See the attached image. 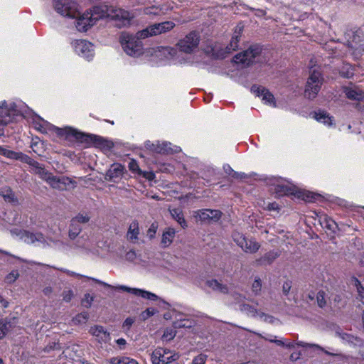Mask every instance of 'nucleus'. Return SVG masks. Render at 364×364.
Returning <instances> with one entry per match:
<instances>
[{
	"instance_id": "34",
	"label": "nucleus",
	"mask_w": 364,
	"mask_h": 364,
	"mask_svg": "<svg viewBox=\"0 0 364 364\" xmlns=\"http://www.w3.org/2000/svg\"><path fill=\"white\" fill-rule=\"evenodd\" d=\"M279 257V253L275 251H271L266 253L263 257L256 260L259 265H267L271 264L277 257Z\"/></svg>"
},
{
	"instance_id": "60",
	"label": "nucleus",
	"mask_w": 364,
	"mask_h": 364,
	"mask_svg": "<svg viewBox=\"0 0 364 364\" xmlns=\"http://www.w3.org/2000/svg\"><path fill=\"white\" fill-rule=\"evenodd\" d=\"M223 170L228 175L232 176L234 178H238L240 176V173L234 171L229 164H225L223 166Z\"/></svg>"
},
{
	"instance_id": "64",
	"label": "nucleus",
	"mask_w": 364,
	"mask_h": 364,
	"mask_svg": "<svg viewBox=\"0 0 364 364\" xmlns=\"http://www.w3.org/2000/svg\"><path fill=\"white\" fill-rule=\"evenodd\" d=\"M163 336L167 340H171L176 336V331L172 329H166L164 331Z\"/></svg>"
},
{
	"instance_id": "39",
	"label": "nucleus",
	"mask_w": 364,
	"mask_h": 364,
	"mask_svg": "<svg viewBox=\"0 0 364 364\" xmlns=\"http://www.w3.org/2000/svg\"><path fill=\"white\" fill-rule=\"evenodd\" d=\"M67 274L70 276H73V277H77L78 278H87V279H90V280H92L93 282H95V283L100 284V285H102L104 287H106V288H114V286H112L106 282H104L101 280H99L97 279H95V278H93V277H85L84 275H82V274H77V273H75L74 272H70V271H68L67 270L66 271Z\"/></svg>"
},
{
	"instance_id": "56",
	"label": "nucleus",
	"mask_w": 364,
	"mask_h": 364,
	"mask_svg": "<svg viewBox=\"0 0 364 364\" xmlns=\"http://www.w3.org/2000/svg\"><path fill=\"white\" fill-rule=\"evenodd\" d=\"M316 301L319 307L323 308L326 306V301L325 299V294L323 291H318L316 294Z\"/></svg>"
},
{
	"instance_id": "3",
	"label": "nucleus",
	"mask_w": 364,
	"mask_h": 364,
	"mask_svg": "<svg viewBox=\"0 0 364 364\" xmlns=\"http://www.w3.org/2000/svg\"><path fill=\"white\" fill-rule=\"evenodd\" d=\"M33 124L34 128L43 134H55L58 136L65 138L72 136L77 140H82L84 138V135L82 133L72 127H57L36 114L33 118Z\"/></svg>"
},
{
	"instance_id": "52",
	"label": "nucleus",
	"mask_w": 364,
	"mask_h": 364,
	"mask_svg": "<svg viewBox=\"0 0 364 364\" xmlns=\"http://www.w3.org/2000/svg\"><path fill=\"white\" fill-rule=\"evenodd\" d=\"M156 312L157 311L154 308H148L141 314V318L142 320L145 321L154 316Z\"/></svg>"
},
{
	"instance_id": "59",
	"label": "nucleus",
	"mask_w": 364,
	"mask_h": 364,
	"mask_svg": "<svg viewBox=\"0 0 364 364\" xmlns=\"http://www.w3.org/2000/svg\"><path fill=\"white\" fill-rule=\"evenodd\" d=\"M11 328V324L10 322H7L4 320H0V331L3 332V336L6 335V333L10 330Z\"/></svg>"
},
{
	"instance_id": "9",
	"label": "nucleus",
	"mask_w": 364,
	"mask_h": 364,
	"mask_svg": "<svg viewBox=\"0 0 364 364\" xmlns=\"http://www.w3.org/2000/svg\"><path fill=\"white\" fill-rule=\"evenodd\" d=\"M55 10L62 16L74 18L78 14V4L75 0H54Z\"/></svg>"
},
{
	"instance_id": "20",
	"label": "nucleus",
	"mask_w": 364,
	"mask_h": 364,
	"mask_svg": "<svg viewBox=\"0 0 364 364\" xmlns=\"http://www.w3.org/2000/svg\"><path fill=\"white\" fill-rule=\"evenodd\" d=\"M89 333L96 338L100 343H107L111 340V336L102 326L95 325L92 326Z\"/></svg>"
},
{
	"instance_id": "61",
	"label": "nucleus",
	"mask_w": 364,
	"mask_h": 364,
	"mask_svg": "<svg viewBox=\"0 0 364 364\" xmlns=\"http://www.w3.org/2000/svg\"><path fill=\"white\" fill-rule=\"evenodd\" d=\"M0 155L4 156L9 159H12L13 157H15V151L8 150L0 146Z\"/></svg>"
},
{
	"instance_id": "6",
	"label": "nucleus",
	"mask_w": 364,
	"mask_h": 364,
	"mask_svg": "<svg viewBox=\"0 0 364 364\" xmlns=\"http://www.w3.org/2000/svg\"><path fill=\"white\" fill-rule=\"evenodd\" d=\"M323 78L317 68H311L307 80L304 95L308 99H314L321 90Z\"/></svg>"
},
{
	"instance_id": "1",
	"label": "nucleus",
	"mask_w": 364,
	"mask_h": 364,
	"mask_svg": "<svg viewBox=\"0 0 364 364\" xmlns=\"http://www.w3.org/2000/svg\"><path fill=\"white\" fill-rule=\"evenodd\" d=\"M105 17H110L115 21L117 26L123 27L129 25L133 15L122 9L109 10L105 6H95L80 16L75 20V25L78 31L85 32L97 21Z\"/></svg>"
},
{
	"instance_id": "54",
	"label": "nucleus",
	"mask_w": 364,
	"mask_h": 364,
	"mask_svg": "<svg viewBox=\"0 0 364 364\" xmlns=\"http://www.w3.org/2000/svg\"><path fill=\"white\" fill-rule=\"evenodd\" d=\"M98 141H99L98 144L100 146V147L102 149H103L105 151H109L113 146L112 142H111L109 141H107V140H105V139H104L102 138H100L98 139Z\"/></svg>"
},
{
	"instance_id": "30",
	"label": "nucleus",
	"mask_w": 364,
	"mask_h": 364,
	"mask_svg": "<svg viewBox=\"0 0 364 364\" xmlns=\"http://www.w3.org/2000/svg\"><path fill=\"white\" fill-rule=\"evenodd\" d=\"M345 94L348 99L362 100L364 99V92L357 88L346 87Z\"/></svg>"
},
{
	"instance_id": "8",
	"label": "nucleus",
	"mask_w": 364,
	"mask_h": 364,
	"mask_svg": "<svg viewBox=\"0 0 364 364\" xmlns=\"http://www.w3.org/2000/svg\"><path fill=\"white\" fill-rule=\"evenodd\" d=\"M175 23L172 21H164L159 23H154L146 28L137 32V37L139 38H146L150 36L159 35L168 32L173 29Z\"/></svg>"
},
{
	"instance_id": "40",
	"label": "nucleus",
	"mask_w": 364,
	"mask_h": 364,
	"mask_svg": "<svg viewBox=\"0 0 364 364\" xmlns=\"http://www.w3.org/2000/svg\"><path fill=\"white\" fill-rule=\"evenodd\" d=\"M294 195L306 202H312L316 199V196L313 193L305 190L297 191Z\"/></svg>"
},
{
	"instance_id": "58",
	"label": "nucleus",
	"mask_w": 364,
	"mask_h": 364,
	"mask_svg": "<svg viewBox=\"0 0 364 364\" xmlns=\"http://www.w3.org/2000/svg\"><path fill=\"white\" fill-rule=\"evenodd\" d=\"M88 319V315L87 313H82L77 315L73 318V322L76 324L85 323Z\"/></svg>"
},
{
	"instance_id": "36",
	"label": "nucleus",
	"mask_w": 364,
	"mask_h": 364,
	"mask_svg": "<svg viewBox=\"0 0 364 364\" xmlns=\"http://www.w3.org/2000/svg\"><path fill=\"white\" fill-rule=\"evenodd\" d=\"M161 51L165 54L168 53L170 57L175 60L176 63H186V59L183 57H181L180 54L177 53L176 49L170 47L161 48Z\"/></svg>"
},
{
	"instance_id": "47",
	"label": "nucleus",
	"mask_w": 364,
	"mask_h": 364,
	"mask_svg": "<svg viewBox=\"0 0 364 364\" xmlns=\"http://www.w3.org/2000/svg\"><path fill=\"white\" fill-rule=\"evenodd\" d=\"M240 41V38L238 35H233L232 37L231 41L230 44L227 46V52L231 53L232 51L236 50L238 48V43Z\"/></svg>"
},
{
	"instance_id": "5",
	"label": "nucleus",
	"mask_w": 364,
	"mask_h": 364,
	"mask_svg": "<svg viewBox=\"0 0 364 364\" xmlns=\"http://www.w3.org/2000/svg\"><path fill=\"white\" fill-rule=\"evenodd\" d=\"M137 37L129 33H122L120 36V43L124 51L132 57H138L143 53V45Z\"/></svg>"
},
{
	"instance_id": "2",
	"label": "nucleus",
	"mask_w": 364,
	"mask_h": 364,
	"mask_svg": "<svg viewBox=\"0 0 364 364\" xmlns=\"http://www.w3.org/2000/svg\"><path fill=\"white\" fill-rule=\"evenodd\" d=\"M11 233L18 240L27 244H32L36 246L42 247H51L63 252H67L71 248L67 242L62 240L58 238H46L41 232L33 233L27 230L14 228L11 230Z\"/></svg>"
},
{
	"instance_id": "10",
	"label": "nucleus",
	"mask_w": 364,
	"mask_h": 364,
	"mask_svg": "<svg viewBox=\"0 0 364 364\" xmlns=\"http://www.w3.org/2000/svg\"><path fill=\"white\" fill-rule=\"evenodd\" d=\"M74 52L87 61H90L95 56V46L86 40H75L72 43Z\"/></svg>"
},
{
	"instance_id": "49",
	"label": "nucleus",
	"mask_w": 364,
	"mask_h": 364,
	"mask_svg": "<svg viewBox=\"0 0 364 364\" xmlns=\"http://www.w3.org/2000/svg\"><path fill=\"white\" fill-rule=\"evenodd\" d=\"M233 240L237 243L238 246L241 248L243 246L244 243L246 242L247 238L240 232H234L232 235Z\"/></svg>"
},
{
	"instance_id": "48",
	"label": "nucleus",
	"mask_w": 364,
	"mask_h": 364,
	"mask_svg": "<svg viewBox=\"0 0 364 364\" xmlns=\"http://www.w3.org/2000/svg\"><path fill=\"white\" fill-rule=\"evenodd\" d=\"M74 222H76L79 225L85 224L90 221V216L86 213H78L76 216L72 218Z\"/></svg>"
},
{
	"instance_id": "19",
	"label": "nucleus",
	"mask_w": 364,
	"mask_h": 364,
	"mask_svg": "<svg viewBox=\"0 0 364 364\" xmlns=\"http://www.w3.org/2000/svg\"><path fill=\"white\" fill-rule=\"evenodd\" d=\"M124 166L118 163H114L107 171L105 179L111 182H117L123 175Z\"/></svg>"
},
{
	"instance_id": "18",
	"label": "nucleus",
	"mask_w": 364,
	"mask_h": 364,
	"mask_svg": "<svg viewBox=\"0 0 364 364\" xmlns=\"http://www.w3.org/2000/svg\"><path fill=\"white\" fill-rule=\"evenodd\" d=\"M274 343H276L277 346H286V347H287L289 348H292V349L294 348L296 345L298 346L304 347V348L312 347V348H318V349H320V350H323L327 355H333V356H340L341 355V354L338 353H330L328 350H324L318 345H316V344H309V343H304L303 341H299V342H297L296 343H286L282 340L277 339L276 338L274 341Z\"/></svg>"
},
{
	"instance_id": "14",
	"label": "nucleus",
	"mask_w": 364,
	"mask_h": 364,
	"mask_svg": "<svg viewBox=\"0 0 364 364\" xmlns=\"http://www.w3.org/2000/svg\"><path fill=\"white\" fill-rule=\"evenodd\" d=\"M260 52L261 48L259 46H252L247 50L237 54L234 58L235 62L247 66L254 62L255 58Z\"/></svg>"
},
{
	"instance_id": "33",
	"label": "nucleus",
	"mask_w": 364,
	"mask_h": 364,
	"mask_svg": "<svg viewBox=\"0 0 364 364\" xmlns=\"http://www.w3.org/2000/svg\"><path fill=\"white\" fill-rule=\"evenodd\" d=\"M0 195L3 197L5 201L11 203L13 204H18V200L15 196L14 193L9 187H4L0 190Z\"/></svg>"
},
{
	"instance_id": "51",
	"label": "nucleus",
	"mask_w": 364,
	"mask_h": 364,
	"mask_svg": "<svg viewBox=\"0 0 364 364\" xmlns=\"http://www.w3.org/2000/svg\"><path fill=\"white\" fill-rule=\"evenodd\" d=\"M262 289V282L258 277H256L252 284V290L255 294H258Z\"/></svg>"
},
{
	"instance_id": "28",
	"label": "nucleus",
	"mask_w": 364,
	"mask_h": 364,
	"mask_svg": "<svg viewBox=\"0 0 364 364\" xmlns=\"http://www.w3.org/2000/svg\"><path fill=\"white\" fill-rule=\"evenodd\" d=\"M178 150L179 147L176 146L172 147L170 142L163 141L161 143L158 141V146H156V152L165 154L177 152Z\"/></svg>"
},
{
	"instance_id": "7",
	"label": "nucleus",
	"mask_w": 364,
	"mask_h": 364,
	"mask_svg": "<svg viewBox=\"0 0 364 364\" xmlns=\"http://www.w3.org/2000/svg\"><path fill=\"white\" fill-rule=\"evenodd\" d=\"M200 42V36L196 31H191L176 44L179 51L186 54H191L196 51Z\"/></svg>"
},
{
	"instance_id": "62",
	"label": "nucleus",
	"mask_w": 364,
	"mask_h": 364,
	"mask_svg": "<svg viewBox=\"0 0 364 364\" xmlns=\"http://www.w3.org/2000/svg\"><path fill=\"white\" fill-rule=\"evenodd\" d=\"M157 225L155 224V223H152L151 225V226L149 227L148 231H147V236L149 237V238H153L154 237L155 235H156V230H157Z\"/></svg>"
},
{
	"instance_id": "44",
	"label": "nucleus",
	"mask_w": 364,
	"mask_h": 364,
	"mask_svg": "<svg viewBox=\"0 0 364 364\" xmlns=\"http://www.w3.org/2000/svg\"><path fill=\"white\" fill-rule=\"evenodd\" d=\"M125 259L134 264H140L142 261L141 255H138L134 250H131L125 255Z\"/></svg>"
},
{
	"instance_id": "50",
	"label": "nucleus",
	"mask_w": 364,
	"mask_h": 364,
	"mask_svg": "<svg viewBox=\"0 0 364 364\" xmlns=\"http://www.w3.org/2000/svg\"><path fill=\"white\" fill-rule=\"evenodd\" d=\"M129 169L134 173L139 174L141 170L139 168L138 163L134 159H131L128 164Z\"/></svg>"
},
{
	"instance_id": "23",
	"label": "nucleus",
	"mask_w": 364,
	"mask_h": 364,
	"mask_svg": "<svg viewBox=\"0 0 364 364\" xmlns=\"http://www.w3.org/2000/svg\"><path fill=\"white\" fill-rule=\"evenodd\" d=\"M312 117L317 122L323 124L327 127H331L334 124V119L330 116L326 111L318 110L311 114Z\"/></svg>"
},
{
	"instance_id": "37",
	"label": "nucleus",
	"mask_w": 364,
	"mask_h": 364,
	"mask_svg": "<svg viewBox=\"0 0 364 364\" xmlns=\"http://www.w3.org/2000/svg\"><path fill=\"white\" fill-rule=\"evenodd\" d=\"M274 193L277 197L293 194V191L289 186L284 183H278L274 186Z\"/></svg>"
},
{
	"instance_id": "46",
	"label": "nucleus",
	"mask_w": 364,
	"mask_h": 364,
	"mask_svg": "<svg viewBox=\"0 0 364 364\" xmlns=\"http://www.w3.org/2000/svg\"><path fill=\"white\" fill-rule=\"evenodd\" d=\"M0 254L8 256L9 258L7 259V262L10 263V264H21V262H26L24 259H23L20 257H18L15 255H13L11 253H9V252L1 250V249H0Z\"/></svg>"
},
{
	"instance_id": "45",
	"label": "nucleus",
	"mask_w": 364,
	"mask_h": 364,
	"mask_svg": "<svg viewBox=\"0 0 364 364\" xmlns=\"http://www.w3.org/2000/svg\"><path fill=\"white\" fill-rule=\"evenodd\" d=\"M207 285L212 288L213 290L218 291L220 292L225 293L228 291V289L225 286L223 285L215 279L207 281Z\"/></svg>"
},
{
	"instance_id": "12",
	"label": "nucleus",
	"mask_w": 364,
	"mask_h": 364,
	"mask_svg": "<svg viewBox=\"0 0 364 364\" xmlns=\"http://www.w3.org/2000/svg\"><path fill=\"white\" fill-rule=\"evenodd\" d=\"M240 310L245 313L250 317L257 318L264 322L269 323H274L277 321L274 317L271 315L267 314L262 311L257 310L255 307L247 304H240Z\"/></svg>"
},
{
	"instance_id": "38",
	"label": "nucleus",
	"mask_w": 364,
	"mask_h": 364,
	"mask_svg": "<svg viewBox=\"0 0 364 364\" xmlns=\"http://www.w3.org/2000/svg\"><path fill=\"white\" fill-rule=\"evenodd\" d=\"M259 247L260 245L255 240L247 239L246 242L244 243L242 249L245 252L252 254L256 252L259 250Z\"/></svg>"
},
{
	"instance_id": "26",
	"label": "nucleus",
	"mask_w": 364,
	"mask_h": 364,
	"mask_svg": "<svg viewBox=\"0 0 364 364\" xmlns=\"http://www.w3.org/2000/svg\"><path fill=\"white\" fill-rule=\"evenodd\" d=\"M139 235V223L137 221L134 220L129 225V229H128V231L127 233V238L129 242H131L132 243H136L138 241Z\"/></svg>"
},
{
	"instance_id": "55",
	"label": "nucleus",
	"mask_w": 364,
	"mask_h": 364,
	"mask_svg": "<svg viewBox=\"0 0 364 364\" xmlns=\"http://www.w3.org/2000/svg\"><path fill=\"white\" fill-rule=\"evenodd\" d=\"M94 301V296L90 294H85L84 298L82 300V304L86 307L90 308Z\"/></svg>"
},
{
	"instance_id": "32",
	"label": "nucleus",
	"mask_w": 364,
	"mask_h": 364,
	"mask_svg": "<svg viewBox=\"0 0 364 364\" xmlns=\"http://www.w3.org/2000/svg\"><path fill=\"white\" fill-rule=\"evenodd\" d=\"M32 171L41 178L46 181L48 183L52 177V173L47 171L38 162H36V165H34L32 168Z\"/></svg>"
},
{
	"instance_id": "63",
	"label": "nucleus",
	"mask_w": 364,
	"mask_h": 364,
	"mask_svg": "<svg viewBox=\"0 0 364 364\" xmlns=\"http://www.w3.org/2000/svg\"><path fill=\"white\" fill-rule=\"evenodd\" d=\"M206 358L205 355L200 354L193 359V364H205Z\"/></svg>"
},
{
	"instance_id": "4",
	"label": "nucleus",
	"mask_w": 364,
	"mask_h": 364,
	"mask_svg": "<svg viewBox=\"0 0 364 364\" xmlns=\"http://www.w3.org/2000/svg\"><path fill=\"white\" fill-rule=\"evenodd\" d=\"M346 44L355 58H358L364 51L363 33L360 30H349L345 33Z\"/></svg>"
},
{
	"instance_id": "53",
	"label": "nucleus",
	"mask_w": 364,
	"mask_h": 364,
	"mask_svg": "<svg viewBox=\"0 0 364 364\" xmlns=\"http://www.w3.org/2000/svg\"><path fill=\"white\" fill-rule=\"evenodd\" d=\"M144 13L146 15L159 16L161 13V9L156 6L147 7L144 9Z\"/></svg>"
},
{
	"instance_id": "31",
	"label": "nucleus",
	"mask_w": 364,
	"mask_h": 364,
	"mask_svg": "<svg viewBox=\"0 0 364 364\" xmlns=\"http://www.w3.org/2000/svg\"><path fill=\"white\" fill-rule=\"evenodd\" d=\"M176 235V230L173 228H167L164 231L161 237V244L164 247L169 246Z\"/></svg>"
},
{
	"instance_id": "11",
	"label": "nucleus",
	"mask_w": 364,
	"mask_h": 364,
	"mask_svg": "<svg viewBox=\"0 0 364 364\" xmlns=\"http://www.w3.org/2000/svg\"><path fill=\"white\" fill-rule=\"evenodd\" d=\"M178 356L166 348H158L151 354L153 364H168L177 360Z\"/></svg>"
},
{
	"instance_id": "24",
	"label": "nucleus",
	"mask_w": 364,
	"mask_h": 364,
	"mask_svg": "<svg viewBox=\"0 0 364 364\" xmlns=\"http://www.w3.org/2000/svg\"><path fill=\"white\" fill-rule=\"evenodd\" d=\"M336 336L341 338V340L344 343H348L353 346H358L360 345L362 343V341L359 338L355 337L351 334L344 333L340 329L336 331Z\"/></svg>"
},
{
	"instance_id": "17",
	"label": "nucleus",
	"mask_w": 364,
	"mask_h": 364,
	"mask_svg": "<svg viewBox=\"0 0 364 364\" xmlns=\"http://www.w3.org/2000/svg\"><path fill=\"white\" fill-rule=\"evenodd\" d=\"M251 91L255 93L256 96L261 98L264 104L272 107H276L275 98L268 90L262 87L253 85L251 88Z\"/></svg>"
},
{
	"instance_id": "41",
	"label": "nucleus",
	"mask_w": 364,
	"mask_h": 364,
	"mask_svg": "<svg viewBox=\"0 0 364 364\" xmlns=\"http://www.w3.org/2000/svg\"><path fill=\"white\" fill-rule=\"evenodd\" d=\"M109 362L111 364H139L135 360L128 357H113Z\"/></svg>"
},
{
	"instance_id": "42",
	"label": "nucleus",
	"mask_w": 364,
	"mask_h": 364,
	"mask_svg": "<svg viewBox=\"0 0 364 364\" xmlns=\"http://www.w3.org/2000/svg\"><path fill=\"white\" fill-rule=\"evenodd\" d=\"M12 159H16L19 160L22 162L28 164L31 168L33 167L34 165H36V162L35 160L32 159L28 156L23 154L21 152H15V157H13Z\"/></svg>"
},
{
	"instance_id": "25",
	"label": "nucleus",
	"mask_w": 364,
	"mask_h": 364,
	"mask_svg": "<svg viewBox=\"0 0 364 364\" xmlns=\"http://www.w3.org/2000/svg\"><path fill=\"white\" fill-rule=\"evenodd\" d=\"M318 221L323 229L333 233L336 232L338 227L336 223L326 215H320Z\"/></svg>"
},
{
	"instance_id": "21",
	"label": "nucleus",
	"mask_w": 364,
	"mask_h": 364,
	"mask_svg": "<svg viewBox=\"0 0 364 364\" xmlns=\"http://www.w3.org/2000/svg\"><path fill=\"white\" fill-rule=\"evenodd\" d=\"M173 316L175 321L173 323L174 328H191L196 325V321L192 319L184 318L183 314L174 311Z\"/></svg>"
},
{
	"instance_id": "35",
	"label": "nucleus",
	"mask_w": 364,
	"mask_h": 364,
	"mask_svg": "<svg viewBox=\"0 0 364 364\" xmlns=\"http://www.w3.org/2000/svg\"><path fill=\"white\" fill-rule=\"evenodd\" d=\"M82 231V227L80 225L74 222L73 219L70 220L68 237L71 240H74L79 235Z\"/></svg>"
},
{
	"instance_id": "22",
	"label": "nucleus",
	"mask_w": 364,
	"mask_h": 364,
	"mask_svg": "<svg viewBox=\"0 0 364 364\" xmlns=\"http://www.w3.org/2000/svg\"><path fill=\"white\" fill-rule=\"evenodd\" d=\"M7 107L14 117L16 115L24 116L31 111L28 106L21 101L7 102Z\"/></svg>"
},
{
	"instance_id": "16",
	"label": "nucleus",
	"mask_w": 364,
	"mask_h": 364,
	"mask_svg": "<svg viewBox=\"0 0 364 364\" xmlns=\"http://www.w3.org/2000/svg\"><path fill=\"white\" fill-rule=\"evenodd\" d=\"M48 184L53 188L68 191L75 188L76 182L66 176L57 177L52 175Z\"/></svg>"
},
{
	"instance_id": "57",
	"label": "nucleus",
	"mask_w": 364,
	"mask_h": 364,
	"mask_svg": "<svg viewBox=\"0 0 364 364\" xmlns=\"http://www.w3.org/2000/svg\"><path fill=\"white\" fill-rule=\"evenodd\" d=\"M19 277L18 270H12L6 277V282L7 283H14Z\"/></svg>"
},
{
	"instance_id": "29",
	"label": "nucleus",
	"mask_w": 364,
	"mask_h": 364,
	"mask_svg": "<svg viewBox=\"0 0 364 364\" xmlns=\"http://www.w3.org/2000/svg\"><path fill=\"white\" fill-rule=\"evenodd\" d=\"M169 212L171 217L181 226L182 228H186L187 227V223L181 208H169Z\"/></svg>"
},
{
	"instance_id": "27",
	"label": "nucleus",
	"mask_w": 364,
	"mask_h": 364,
	"mask_svg": "<svg viewBox=\"0 0 364 364\" xmlns=\"http://www.w3.org/2000/svg\"><path fill=\"white\" fill-rule=\"evenodd\" d=\"M14 116L7 107V102L5 100V105L0 108V123L6 125L14 119Z\"/></svg>"
},
{
	"instance_id": "13",
	"label": "nucleus",
	"mask_w": 364,
	"mask_h": 364,
	"mask_svg": "<svg viewBox=\"0 0 364 364\" xmlns=\"http://www.w3.org/2000/svg\"><path fill=\"white\" fill-rule=\"evenodd\" d=\"M113 289L127 291V292L131 293L135 296H140L144 299H146L150 301H159L160 302L163 303L164 304H165L166 306H169V304L167 302H166L165 301H164L163 299L159 298L156 294H155L152 292L144 290V289H136V288H130V287H128L124 285H119L117 287H114Z\"/></svg>"
},
{
	"instance_id": "43",
	"label": "nucleus",
	"mask_w": 364,
	"mask_h": 364,
	"mask_svg": "<svg viewBox=\"0 0 364 364\" xmlns=\"http://www.w3.org/2000/svg\"><path fill=\"white\" fill-rule=\"evenodd\" d=\"M355 68L348 63H344L340 70V74L342 77L350 78L353 76Z\"/></svg>"
},
{
	"instance_id": "15",
	"label": "nucleus",
	"mask_w": 364,
	"mask_h": 364,
	"mask_svg": "<svg viewBox=\"0 0 364 364\" xmlns=\"http://www.w3.org/2000/svg\"><path fill=\"white\" fill-rule=\"evenodd\" d=\"M193 215L197 221L209 223L218 221L222 213L218 210L202 209L194 211Z\"/></svg>"
}]
</instances>
